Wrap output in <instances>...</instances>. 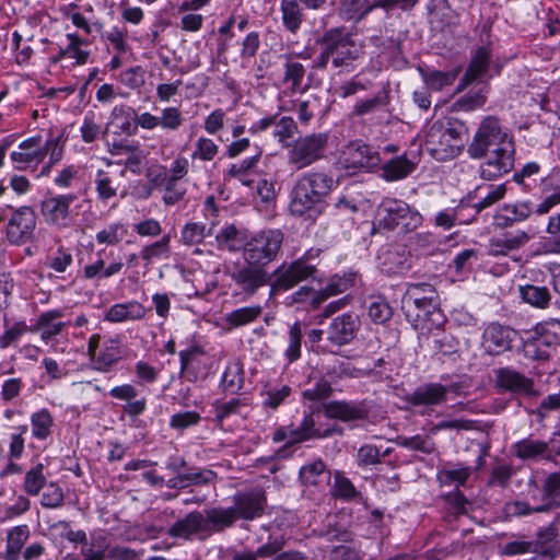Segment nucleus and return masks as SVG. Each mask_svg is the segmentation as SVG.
Instances as JSON below:
<instances>
[{"mask_svg": "<svg viewBox=\"0 0 560 560\" xmlns=\"http://www.w3.org/2000/svg\"><path fill=\"white\" fill-rule=\"evenodd\" d=\"M318 54L313 60V69L326 70L328 66L335 70L351 71L361 57V48L357 45L352 33L343 26L326 30L316 39Z\"/></svg>", "mask_w": 560, "mask_h": 560, "instance_id": "nucleus-1", "label": "nucleus"}, {"mask_svg": "<svg viewBox=\"0 0 560 560\" xmlns=\"http://www.w3.org/2000/svg\"><path fill=\"white\" fill-rule=\"evenodd\" d=\"M50 155V164H56L62 159L63 145L60 137H50L43 142L42 136H33L23 140L15 151H12L10 159L15 170H35L46 158Z\"/></svg>", "mask_w": 560, "mask_h": 560, "instance_id": "nucleus-2", "label": "nucleus"}, {"mask_svg": "<svg viewBox=\"0 0 560 560\" xmlns=\"http://www.w3.org/2000/svg\"><path fill=\"white\" fill-rule=\"evenodd\" d=\"M378 228L397 234H408L421 226V213L405 200L385 197L378 206Z\"/></svg>", "mask_w": 560, "mask_h": 560, "instance_id": "nucleus-3", "label": "nucleus"}, {"mask_svg": "<svg viewBox=\"0 0 560 560\" xmlns=\"http://www.w3.org/2000/svg\"><path fill=\"white\" fill-rule=\"evenodd\" d=\"M463 124L434 122L428 130L424 141L425 150L436 161L445 162L458 156L464 149Z\"/></svg>", "mask_w": 560, "mask_h": 560, "instance_id": "nucleus-4", "label": "nucleus"}, {"mask_svg": "<svg viewBox=\"0 0 560 560\" xmlns=\"http://www.w3.org/2000/svg\"><path fill=\"white\" fill-rule=\"evenodd\" d=\"M512 142H514L513 135L501 125L499 118L487 116L480 121L467 147V153L474 160H481L493 148Z\"/></svg>", "mask_w": 560, "mask_h": 560, "instance_id": "nucleus-5", "label": "nucleus"}, {"mask_svg": "<svg viewBox=\"0 0 560 560\" xmlns=\"http://www.w3.org/2000/svg\"><path fill=\"white\" fill-rule=\"evenodd\" d=\"M79 199L75 194H47L39 202V211L46 224L59 231L74 226L78 206L72 208Z\"/></svg>", "mask_w": 560, "mask_h": 560, "instance_id": "nucleus-6", "label": "nucleus"}, {"mask_svg": "<svg viewBox=\"0 0 560 560\" xmlns=\"http://www.w3.org/2000/svg\"><path fill=\"white\" fill-rule=\"evenodd\" d=\"M180 374L191 383L207 380L218 370L219 361L200 346H189L178 353Z\"/></svg>", "mask_w": 560, "mask_h": 560, "instance_id": "nucleus-7", "label": "nucleus"}, {"mask_svg": "<svg viewBox=\"0 0 560 560\" xmlns=\"http://www.w3.org/2000/svg\"><path fill=\"white\" fill-rule=\"evenodd\" d=\"M326 132L299 137L288 151V164L295 171L311 166L322 160L328 144Z\"/></svg>", "mask_w": 560, "mask_h": 560, "instance_id": "nucleus-8", "label": "nucleus"}, {"mask_svg": "<svg viewBox=\"0 0 560 560\" xmlns=\"http://www.w3.org/2000/svg\"><path fill=\"white\" fill-rule=\"evenodd\" d=\"M280 230H264L246 241L244 257L248 265L264 267L276 259L283 243Z\"/></svg>", "mask_w": 560, "mask_h": 560, "instance_id": "nucleus-9", "label": "nucleus"}, {"mask_svg": "<svg viewBox=\"0 0 560 560\" xmlns=\"http://www.w3.org/2000/svg\"><path fill=\"white\" fill-rule=\"evenodd\" d=\"M338 164L347 174L372 170L381 164L378 151L361 140L349 142L340 152Z\"/></svg>", "mask_w": 560, "mask_h": 560, "instance_id": "nucleus-10", "label": "nucleus"}, {"mask_svg": "<svg viewBox=\"0 0 560 560\" xmlns=\"http://www.w3.org/2000/svg\"><path fill=\"white\" fill-rule=\"evenodd\" d=\"M37 215L33 208L22 206L11 213L5 225V240L10 245L23 246L35 238Z\"/></svg>", "mask_w": 560, "mask_h": 560, "instance_id": "nucleus-11", "label": "nucleus"}, {"mask_svg": "<svg viewBox=\"0 0 560 560\" xmlns=\"http://www.w3.org/2000/svg\"><path fill=\"white\" fill-rule=\"evenodd\" d=\"M316 271V266L310 264L305 257L288 265L282 264L275 270V280L271 284L270 293L277 294L288 291L300 282L314 277Z\"/></svg>", "mask_w": 560, "mask_h": 560, "instance_id": "nucleus-12", "label": "nucleus"}, {"mask_svg": "<svg viewBox=\"0 0 560 560\" xmlns=\"http://www.w3.org/2000/svg\"><path fill=\"white\" fill-rule=\"evenodd\" d=\"M101 337L94 334L88 343L92 366L98 372H109L124 358V349L118 340L108 339L100 345Z\"/></svg>", "mask_w": 560, "mask_h": 560, "instance_id": "nucleus-13", "label": "nucleus"}, {"mask_svg": "<svg viewBox=\"0 0 560 560\" xmlns=\"http://www.w3.org/2000/svg\"><path fill=\"white\" fill-rule=\"evenodd\" d=\"M479 166V175L485 180H494L514 168L515 163V142L503 147L493 148Z\"/></svg>", "mask_w": 560, "mask_h": 560, "instance_id": "nucleus-14", "label": "nucleus"}, {"mask_svg": "<svg viewBox=\"0 0 560 560\" xmlns=\"http://www.w3.org/2000/svg\"><path fill=\"white\" fill-rule=\"evenodd\" d=\"M267 505V497L261 488L238 491L233 495V505L236 520L253 521L260 517Z\"/></svg>", "mask_w": 560, "mask_h": 560, "instance_id": "nucleus-15", "label": "nucleus"}, {"mask_svg": "<svg viewBox=\"0 0 560 560\" xmlns=\"http://www.w3.org/2000/svg\"><path fill=\"white\" fill-rule=\"evenodd\" d=\"M325 202L326 200L316 194L311 185L298 178L291 191L289 209L293 215L308 214L311 217L312 213H320Z\"/></svg>", "mask_w": 560, "mask_h": 560, "instance_id": "nucleus-16", "label": "nucleus"}, {"mask_svg": "<svg viewBox=\"0 0 560 560\" xmlns=\"http://www.w3.org/2000/svg\"><path fill=\"white\" fill-rule=\"evenodd\" d=\"M495 386L501 392L524 397H536L539 390L535 387L533 378L525 376L512 368H500L495 370Z\"/></svg>", "mask_w": 560, "mask_h": 560, "instance_id": "nucleus-17", "label": "nucleus"}, {"mask_svg": "<svg viewBox=\"0 0 560 560\" xmlns=\"http://www.w3.org/2000/svg\"><path fill=\"white\" fill-rule=\"evenodd\" d=\"M458 388V384L423 383L406 396V401L413 407L440 406L447 401V394L450 392L457 393Z\"/></svg>", "mask_w": 560, "mask_h": 560, "instance_id": "nucleus-18", "label": "nucleus"}, {"mask_svg": "<svg viewBox=\"0 0 560 560\" xmlns=\"http://www.w3.org/2000/svg\"><path fill=\"white\" fill-rule=\"evenodd\" d=\"M323 412L328 419L352 422L365 420L370 408L365 400H331L323 405Z\"/></svg>", "mask_w": 560, "mask_h": 560, "instance_id": "nucleus-19", "label": "nucleus"}, {"mask_svg": "<svg viewBox=\"0 0 560 560\" xmlns=\"http://www.w3.org/2000/svg\"><path fill=\"white\" fill-rule=\"evenodd\" d=\"M438 505L442 520L453 523L468 514L471 503L460 489H453L438 497Z\"/></svg>", "mask_w": 560, "mask_h": 560, "instance_id": "nucleus-20", "label": "nucleus"}, {"mask_svg": "<svg viewBox=\"0 0 560 560\" xmlns=\"http://www.w3.org/2000/svg\"><path fill=\"white\" fill-rule=\"evenodd\" d=\"M203 513L195 510L178 518L168 527L166 534L174 539L192 540L196 536H206Z\"/></svg>", "mask_w": 560, "mask_h": 560, "instance_id": "nucleus-21", "label": "nucleus"}, {"mask_svg": "<svg viewBox=\"0 0 560 560\" xmlns=\"http://www.w3.org/2000/svg\"><path fill=\"white\" fill-rule=\"evenodd\" d=\"M331 474L322 458L306 463L299 470V481L305 488L323 491L330 485Z\"/></svg>", "mask_w": 560, "mask_h": 560, "instance_id": "nucleus-22", "label": "nucleus"}, {"mask_svg": "<svg viewBox=\"0 0 560 560\" xmlns=\"http://www.w3.org/2000/svg\"><path fill=\"white\" fill-rule=\"evenodd\" d=\"M380 268L388 276L402 275L411 268L410 252L404 246L385 248L378 255Z\"/></svg>", "mask_w": 560, "mask_h": 560, "instance_id": "nucleus-23", "label": "nucleus"}, {"mask_svg": "<svg viewBox=\"0 0 560 560\" xmlns=\"http://www.w3.org/2000/svg\"><path fill=\"white\" fill-rule=\"evenodd\" d=\"M108 395L116 400L125 402L121 405V410L130 419L138 418L147 410V398H137L138 390L132 384L115 386L108 392Z\"/></svg>", "mask_w": 560, "mask_h": 560, "instance_id": "nucleus-24", "label": "nucleus"}, {"mask_svg": "<svg viewBox=\"0 0 560 560\" xmlns=\"http://www.w3.org/2000/svg\"><path fill=\"white\" fill-rule=\"evenodd\" d=\"M491 57L492 55L489 46H480L475 50L469 65L456 88L457 93L464 91L474 81L480 80L487 74Z\"/></svg>", "mask_w": 560, "mask_h": 560, "instance_id": "nucleus-25", "label": "nucleus"}, {"mask_svg": "<svg viewBox=\"0 0 560 560\" xmlns=\"http://www.w3.org/2000/svg\"><path fill=\"white\" fill-rule=\"evenodd\" d=\"M30 428L33 441L48 444L56 428L52 412L46 407L33 411L30 415Z\"/></svg>", "mask_w": 560, "mask_h": 560, "instance_id": "nucleus-26", "label": "nucleus"}, {"mask_svg": "<svg viewBox=\"0 0 560 560\" xmlns=\"http://www.w3.org/2000/svg\"><path fill=\"white\" fill-rule=\"evenodd\" d=\"M539 189L544 199L537 205L535 212L541 215L560 205V168H553L547 176L542 177Z\"/></svg>", "mask_w": 560, "mask_h": 560, "instance_id": "nucleus-27", "label": "nucleus"}, {"mask_svg": "<svg viewBox=\"0 0 560 560\" xmlns=\"http://www.w3.org/2000/svg\"><path fill=\"white\" fill-rule=\"evenodd\" d=\"M319 429L320 428L316 425L314 413L311 411L304 412L296 427L291 423V441L284 443V445L278 451V454H282L296 444L311 440H320Z\"/></svg>", "mask_w": 560, "mask_h": 560, "instance_id": "nucleus-28", "label": "nucleus"}, {"mask_svg": "<svg viewBox=\"0 0 560 560\" xmlns=\"http://www.w3.org/2000/svg\"><path fill=\"white\" fill-rule=\"evenodd\" d=\"M232 279L241 291L253 295L257 289L267 283V275L262 267L248 265L232 273Z\"/></svg>", "mask_w": 560, "mask_h": 560, "instance_id": "nucleus-29", "label": "nucleus"}, {"mask_svg": "<svg viewBox=\"0 0 560 560\" xmlns=\"http://www.w3.org/2000/svg\"><path fill=\"white\" fill-rule=\"evenodd\" d=\"M359 326V317H334L328 327L327 339L336 346L347 345L354 339Z\"/></svg>", "mask_w": 560, "mask_h": 560, "instance_id": "nucleus-30", "label": "nucleus"}, {"mask_svg": "<svg viewBox=\"0 0 560 560\" xmlns=\"http://www.w3.org/2000/svg\"><path fill=\"white\" fill-rule=\"evenodd\" d=\"M409 299L413 301L417 310L423 315H432L439 308V294L435 289L428 283L412 284L408 291Z\"/></svg>", "mask_w": 560, "mask_h": 560, "instance_id": "nucleus-31", "label": "nucleus"}, {"mask_svg": "<svg viewBox=\"0 0 560 560\" xmlns=\"http://www.w3.org/2000/svg\"><path fill=\"white\" fill-rule=\"evenodd\" d=\"M31 536L28 525L21 524L7 530L5 549L0 553L3 560H21L22 550Z\"/></svg>", "mask_w": 560, "mask_h": 560, "instance_id": "nucleus-32", "label": "nucleus"}, {"mask_svg": "<svg viewBox=\"0 0 560 560\" xmlns=\"http://www.w3.org/2000/svg\"><path fill=\"white\" fill-rule=\"evenodd\" d=\"M525 231L510 232L501 236L491 237L488 244V254L491 256H505L518 249L529 241Z\"/></svg>", "mask_w": 560, "mask_h": 560, "instance_id": "nucleus-33", "label": "nucleus"}, {"mask_svg": "<svg viewBox=\"0 0 560 560\" xmlns=\"http://www.w3.org/2000/svg\"><path fill=\"white\" fill-rule=\"evenodd\" d=\"M332 482L329 485V494L332 499L342 502H360L363 497L354 483L342 470H335L331 474Z\"/></svg>", "mask_w": 560, "mask_h": 560, "instance_id": "nucleus-34", "label": "nucleus"}, {"mask_svg": "<svg viewBox=\"0 0 560 560\" xmlns=\"http://www.w3.org/2000/svg\"><path fill=\"white\" fill-rule=\"evenodd\" d=\"M236 517L234 515V511L231 506L229 508H211L205 510L203 522L205 524V533L206 535H210L212 533H221L226 528L232 527Z\"/></svg>", "mask_w": 560, "mask_h": 560, "instance_id": "nucleus-35", "label": "nucleus"}, {"mask_svg": "<svg viewBox=\"0 0 560 560\" xmlns=\"http://www.w3.org/2000/svg\"><path fill=\"white\" fill-rule=\"evenodd\" d=\"M417 165V161L407 158L406 154H401L390 159L381 166V177L386 182L401 180L411 175L416 171Z\"/></svg>", "mask_w": 560, "mask_h": 560, "instance_id": "nucleus-36", "label": "nucleus"}, {"mask_svg": "<svg viewBox=\"0 0 560 560\" xmlns=\"http://www.w3.org/2000/svg\"><path fill=\"white\" fill-rule=\"evenodd\" d=\"M533 211L534 210L529 201L506 203L500 208L494 220L499 226L508 228L514 223L525 221L530 217Z\"/></svg>", "mask_w": 560, "mask_h": 560, "instance_id": "nucleus-37", "label": "nucleus"}, {"mask_svg": "<svg viewBox=\"0 0 560 560\" xmlns=\"http://www.w3.org/2000/svg\"><path fill=\"white\" fill-rule=\"evenodd\" d=\"M244 384L245 372L241 360L229 362L220 381L222 392L230 395H237L243 389Z\"/></svg>", "mask_w": 560, "mask_h": 560, "instance_id": "nucleus-38", "label": "nucleus"}, {"mask_svg": "<svg viewBox=\"0 0 560 560\" xmlns=\"http://www.w3.org/2000/svg\"><path fill=\"white\" fill-rule=\"evenodd\" d=\"M375 9H380L376 0H340L339 15L345 21L359 22Z\"/></svg>", "mask_w": 560, "mask_h": 560, "instance_id": "nucleus-39", "label": "nucleus"}, {"mask_svg": "<svg viewBox=\"0 0 560 560\" xmlns=\"http://www.w3.org/2000/svg\"><path fill=\"white\" fill-rule=\"evenodd\" d=\"M355 277L357 273L352 271L346 272L342 276L335 275L330 278L327 285L322 291H319L318 294H315L313 298V303L322 304L328 298L346 292L350 287L353 285Z\"/></svg>", "mask_w": 560, "mask_h": 560, "instance_id": "nucleus-40", "label": "nucleus"}, {"mask_svg": "<svg viewBox=\"0 0 560 560\" xmlns=\"http://www.w3.org/2000/svg\"><path fill=\"white\" fill-rule=\"evenodd\" d=\"M533 345L536 348L560 345V319L550 318V320L544 324H537L535 336H533Z\"/></svg>", "mask_w": 560, "mask_h": 560, "instance_id": "nucleus-41", "label": "nucleus"}, {"mask_svg": "<svg viewBox=\"0 0 560 560\" xmlns=\"http://www.w3.org/2000/svg\"><path fill=\"white\" fill-rule=\"evenodd\" d=\"M472 474L470 466H465L460 463L456 464L453 468L444 467L439 469L436 472V480L441 487L443 486H455V489H459L466 485Z\"/></svg>", "mask_w": 560, "mask_h": 560, "instance_id": "nucleus-42", "label": "nucleus"}, {"mask_svg": "<svg viewBox=\"0 0 560 560\" xmlns=\"http://www.w3.org/2000/svg\"><path fill=\"white\" fill-rule=\"evenodd\" d=\"M218 247L229 252H238L245 248L246 236L234 224L223 226L215 235Z\"/></svg>", "mask_w": 560, "mask_h": 560, "instance_id": "nucleus-43", "label": "nucleus"}, {"mask_svg": "<svg viewBox=\"0 0 560 560\" xmlns=\"http://www.w3.org/2000/svg\"><path fill=\"white\" fill-rule=\"evenodd\" d=\"M299 178L305 184L311 185V188L314 189L315 192L325 200L337 187V182L332 178V176L320 171L306 172Z\"/></svg>", "mask_w": 560, "mask_h": 560, "instance_id": "nucleus-44", "label": "nucleus"}, {"mask_svg": "<svg viewBox=\"0 0 560 560\" xmlns=\"http://www.w3.org/2000/svg\"><path fill=\"white\" fill-rule=\"evenodd\" d=\"M389 85L387 84L382 91L372 98L359 100L352 107L351 117H362L377 109V107L387 106L390 103Z\"/></svg>", "mask_w": 560, "mask_h": 560, "instance_id": "nucleus-45", "label": "nucleus"}, {"mask_svg": "<svg viewBox=\"0 0 560 560\" xmlns=\"http://www.w3.org/2000/svg\"><path fill=\"white\" fill-rule=\"evenodd\" d=\"M246 405L247 404L244 401V399L241 398H232L228 401L215 400L212 404V422L217 428L223 430L225 419L230 418L231 416L238 415L241 408Z\"/></svg>", "mask_w": 560, "mask_h": 560, "instance_id": "nucleus-46", "label": "nucleus"}, {"mask_svg": "<svg viewBox=\"0 0 560 560\" xmlns=\"http://www.w3.org/2000/svg\"><path fill=\"white\" fill-rule=\"evenodd\" d=\"M548 450V444L544 441L532 440L529 438L523 439L512 444L514 455L522 459H535L542 456Z\"/></svg>", "mask_w": 560, "mask_h": 560, "instance_id": "nucleus-47", "label": "nucleus"}, {"mask_svg": "<svg viewBox=\"0 0 560 560\" xmlns=\"http://www.w3.org/2000/svg\"><path fill=\"white\" fill-rule=\"evenodd\" d=\"M45 469L46 467L43 463H37L25 472L23 479V490L27 495L36 497L45 488L47 483Z\"/></svg>", "mask_w": 560, "mask_h": 560, "instance_id": "nucleus-48", "label": "nucleus"}, {"mask_svg": "<svg viewBox=\"0 0 560 560\" xmlns=\"http://www.w3.org/2000/svg\"><path fill=\"white\" fill-rule=\"evenodd\" d=\"M305 73L306 69L301 62L288 58L284 63L283 82L290 83L289 90L292 94L306 91L307 85H303Z\"/></svg>", "mask_w": 560, "mask_h": 560, "instance_id": "nucleus-49", "label": "nucleus"}, {"mask_svg": "<svg viewBox=\"0 0 560 560\" xmlns=\"http://www.w3.org/2000/svg\"><path fill=\"white\" fill-rule=\"evenodd\" d=\"M300 0H281L280 11L283 26L295 34L303 22V13Z\"/></svg>", "mask_w": 560, "mask_h": 560, "instance_id": "nucleus-50", "label": "nucleus"}, {"mask_svg": "<svg viewBox=\"0 0 560 560\" xmlns=\"http://www.w3.org/2000/svg\"><path fill=\"white\" fill-rule=\"evenodd\" d=\"M3 327L4 331L0 335V349L15 346L28 330L24 320L14 322L10 317H3Z\"/></svg>", "mask_w": 560, "mask_h": 560, "instance_id": "nucleus-51", "label": "nucleus"}, {"mask_svg": "<svg viewBox=\"0 0 560 560\" xmlns=\"http://www.w3.org/2000/svg\"><path fill=\"white\" fill-rule=\"evenodd\" d=\"M292 395V387L282 385L280 387H269L261 393L264 400L262 408L266 411H276L281 405L285 404Z\"/></svg>", "mask_w": 560, "mask_h": 560, "instance_id": "nucleus-52", "label": "nucleus"}, {"mask_svg": "<svg viewBox=\"0 0 560 560\" xmlns=\"http://www.w3.org/2000/svg\"><path fill=\"white\" fill-rule=\"evenodd\" d=\"M95 190L97 198L102 202H107L109 199L117 196L118 184L114 177L106 171L98 170L94 178Z\"/></svg>", "mask_w": 560, "mask_h": 560, "instance_id": "nucleus-53", "label": "nucleus"}, {"mask_svg": "<svg viewBox=\"0 0 560 560\" xmlns=\"http://www.w3.org/2000/svg\"><path fill=\"white\" fill-rule=\"evenodd\" d=\"M163 368L159 363L147 360H139L135 363L133 374L139 385H149L155 383Z\"/></svg>", "mask_w": 560, "mask_h": 560, "instance_id": "nucleus-54", "label": "nucleus"}, {"mask_svg": "<svg viewBox=\"0 0 560 560\" xmlns=\"http://www.w3.org/2000/svg\"><path fill=\"white\" fill-rule=\"evenodd\" d=\"M460 72V68H455L450 71L433 70L430 72H422V78L428 88L434 91H441L445 86L454 83Z\"/></svg>", "mask_w": 560, "mask_h": 560, "instance_id": "nucleus-55", "label": "nucleus"}, {"mask_svg": "<svg viewBox=\"0 0 560 560\" xmlns=\"http://www.w3.org/2000/svg\"><path fill=\"white\" fill-rule=\"evenodd\" d=\"M521 298L524 302L538 308H545L550 301V293L545 287L526 284L520 288Z\"/></svg>", "mask_w": 560, "mask_h": 560, "instance_id": "nucleus-56", "label": "nucleus"}, {"mask_svg": "<svg viewBox=\"0 0 560 560\" xmlns=\"http://www.w3.org/2000/svg\"><path fill=\"white\" fill-rule=\"evenodd\" d=\"M28 431L27 424H20L14 427V432H12L9 436V446H8V459L10 460H19L22 458L25 451V438L24 435Z\"/></svg>", "mask_w": 560, "mask_h": 560, "instance_id": "nucleus-57", "label": "nucleus"}, {"mask_svg": "<svg viewBox=\"0 0 560 560\" xmlns=\"http://www.w3.org/2000/svg\"><path fill=\"white\" fill-rule=\"evenodd\" d=\"M211 234V229L207 231L206 225L200 222H187L180 232V241L187 246H194L202 243L207 235Z\"/></svg>", "mask_w": 560, "mask_h": 560, "instance_id": "nucleus-58", "label": "nucleus"}, {"mask_svg": "<svg viewBox=\"0 0 560 560\" xmlns=\"http://www.w3.org/2000/svg\"><path fill=\"white\" fill-rule=\"evenodd\" d=\"M171 236L170 234L164 235L160 241L152 243L151 245L144 246L141 250V258L147 262L151 264L155 259L167 258L171 253L170 248Z\"/></svg>", "mask_w": 560, "mask_h": 560, "instance_id": "nucleus-59", "label": "nucleus"}, {"mask_svg": "<svg viewBox=\"0 0 560 560\" xmlns=\"http://www.w3.org/2000/svg\"><path fill=\"white\" fill-rule=\"evenodd\" d=\"M331 394L330 381L326 376H319L312 387L305 388L302 392V397L310 401H320L329 398Z\"/></svg>", "mask_w": 560, "mask_h": 560, "instance_id": "nucleus-60", "label": "nucleus"}, {"mask_svg": "<svg viewBox=\"0 0 560 560\" xmlns=\"http://www.w3.org/2000/svg\"><path fill=\"white\" fill-rule=\"evenodd\" d=\"M219 153V145L210 138L199 137L191 153L192 160L212 161Z\"/></svg>", "mask_w": 560, "mask_h": 560, "instance_id": "nucleus-61", "label": "nucleus"}, {"mask_svg": "<svg viewBox=\"0 0 560 560\" xmlns=\"http://www.w3.org/2000/svg\"><path fill=\"white\" fill-rule=\"evenodd\" d=\"M427 9L432 19L450 25L454 20V12L448 0H429Z\"/></svg>", "mask_w": 560, "mask_h": 560, "instance_id": "nucleus-62", "label": "nucleus"}, {"mask_svg": "<svg viewBox=\"0 0 560 560\" xmlns=\"http://www.w3.org/2000/svg\"><path fill=\"white\" fill-rule=\"evenodd\" d=\"M65 493L57 482H49L45 486L40 497V505L45 509H58L62 506Z\"/></svg>", "mask_w": 560, "mask_h": 560, "instance_id": "nucleus-63", "label": "nucleus"}, {"mask_svg": "<svg viewBox=\"0 0 560 560\" xmlns=\"http://www.w3.org/2000/svg\"><path fill=\"white\" fill-rule=\"evenodd\" d=\"M163 188L162 200L165 206H174L180 202L187 192L185 184L175 178H168Z\"/></svg>", "mask_w": 560, "mask_h": 560, "instance_id": "nucleus-64", "label": "nucleus"}]
</instances>
